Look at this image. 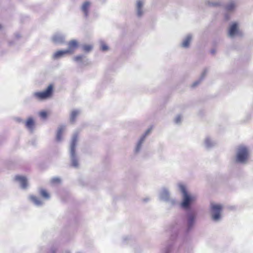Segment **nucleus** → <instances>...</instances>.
<instances>
[{
    "label": "nucleus",
    "mask_w": 253,
    "mask_h": 253,
    "mask_svg": "<svg viewBox=\"0 0 253 253\" xmlns=\"http://www.w3.org/2000/svg\"><path fill=\"white\" fill-rule=\"evenodd\" d=\"M179 191L182 194V201L180 207L184 210H189L186 214L187 230H190L194 226L197 217V212L193 210H190L191 206L197 199V196L188 192L185 185L182 183L178 184Z\"/></svg>",
    "instance_id": "obj_1"
},
{
    "label": "nucleus",
    "mask_w": 253,
    "mask_h": 253,
    "mask_svg": "<svg viewBox=\"0 0 253 253\" xmlns=\"http://www.w3.org/2000/svg\"><path fill=\"white\" fill-rule=\"evenodd\" d=\"M78 140V134L77 133H74L70 144V156L71 166L74 168H78L79 167V158L75 152Z\"/></svg>",
    "instance_id": "obj_2"
},
{
    "label": "nucleus",
    "mask_w": 253,
    "mask_h": 253,
    "mask_svg": "<svg viewBox=\"0 0 253 253\" xmlns=\"http://www.w3.org/2000/svg\"><path fill=\"white\" fill-rule=\"evenodd\" d=\"M158 198L159 200L165 202L172 207L177 204L175 199L171 196L169 189L165 187H162L160 190Z\"/></svg>",
    "instance_id": "obj_3"
},
{
    "label": "nucleus",
    "mask_w": 253,
    "mask_h": 253,
    "mask_svg": "<svg viewBox=\"0 0 253 253\" xmlns=\"http://www.w3.org/2000/svg\"><path fill=\"white\" fill-rule=\"evenodd\" d=\"M248 149L244 146H240L237 150L236 162L240 164H246L249 158Z\"/></svg>",
    "instance_id": "obj_4"
},
{
    "label": "nucleus",
    "mask_w": 253,
    "mask_h": 253,
    "mask_svg": "<svg viewBox=\"0 0 253 253\" xmlns=\"http://www.w3.org/2000/svg\"><path fill=\"white\" fill-rule=\"evenodd\" d=\"M52 92L53 86L52 84H50L44 91L33 92L32 96L35 99L42 101L49 98L51 96Z\"/></svg>",
    "instance_id": "obj_5"
},
{
    "label": "nucleus",
    "mask_w": 253,
    "mask_h": 253,
    "mask_svg": "<svg viewBox=\"0 0 253 253\" xmlns=\"http://www.w3.org/2000/svg\"><path fill=\"white\" fill-rule=\"evenodd\" d=\"M240 23L237 21L231 22L228 27L227 35L233 39L237 37H241L243 35L242 31L240 29Z\"/></svg>",
    "instance_id": "obj_6"
},
{
    "label": "nucleus",
    "mask_w": 253,
    "mask_h": 253,
    "mask_svg": "<svg viewBox=\"0 0 253 253\" xmlns=\"http://www.w3.org/2000/svg\"><path fill=\"white\" fill-rule=\"evenodd\" d=\"M210 207L212 219L215 222L220 221L221 219L222 206L221 205L211 203Z\"/></svg>",
    "instance_id": "obj_7"
},
{
    "label": "nucleus",
    "mask_w": 253,
    "mask_h": 253,
    "mask_svg": "<svg viewBox=\"0 0 253 253\" xmlns=\"http://www.w3.org/2000/svg\"><path fill=\"white\" fill-rule=\"evenodd\" d=\"M151 131V128L147 129L138 140L135 147L134 148V153L135 154H137L140 152V150L142 149L143 144L145 141L146 137L150 134Z\"/></svg>",
    "instance_id": "obj_8"
},
{
    "label": "nucleus",
    "mask_w": 253,
    "mask_h": 253,
    "mask_svg": "<svg viewBox=\"0 0 253 253\" xmlns=\"http://www.w3.org/2000/svg\"><path fill=\"white\" fill-rule=\"evenodd\" d=\"M145 1V0H136L134 9L136 15L138 18H141L144 14Z\"/></svg>",
    "instance_id": "obj_9"
},
{
    "label": "nucleus",
    "mask_w": 253,
    "mask_h": 253,
    "mask_svg": "<svg viewBox=\"0 0 253 253\" xmlns=\"http://www.w3.org/2000/svg\"><path fill=\"white\" fill-rule=\"evenodd\" d=\"M15 180L19 184L21 188L23 189H26L28 188V180L26 177L23 176L17 175L15 177Z\"/></svg>",
    "instance_id": "obj_10"
},
{
    "label": "nucleus",
    "mask_w": 253,
    "mask_h": 253,
    "mask_svg": "<svg viewBox=\"0 0 253 253\" xmlns=\"http://www.w3.org/2000/svg\"><path fill=\"white\" fill-rule=\"evenodd\" d=\"M73 60L79 63L81 66H87L89 64L88 59L83 54L75 56L73 58Z\"/></svg>",
    "instance_id": "obj_11"
},
{
    "label": "nucleus",
    "mask_w": 253,
    "mask_h": 253,
    "mask_svg": "<svg viewBox=\"0 0 253 253\" xmlns=\"http://www.w3.org/2000/svg\"><path fill=\"white\" fill-rule=\"evenodd\" d=\"M192 35L190 34L187 35L183 39L181 43V46L184 48L189 47L190 44L192 40Z\"/></svg>",
    "instance_id": "obj_12"
},
{
    "label": "nucleus",
    "mask_w": 253,
    "mask_h": 253,
    "mask_svg": "<svg viewBox=\"0 0 253 253\" xmlns=\"http://www.w3.org/2000/svg\"><path fill=\"white\" fill-rule=\"evenodd\" d=\"M52 39L54 43L62 44L65 42V36L60 33H56L53 36Z\"/></svg>",
    "instance_id": "obj_13"
},
{
    "label": "nucleus",
    "mask_w": 253,
    "mask_h": 253,
    "mask_svg": "<svg viewBox=\"0 0 253 253\" xmlns=\"http://www.w3.org/2000/svg\"><path fill=\"white\" fill-rule=\"evenodd\" d=\"M68 48L66 50L68 51V53L69 54H72L75 49L78 47V42L76 40H73L71 41H70L68 42Z\"/></svg>",
    "instance_id": "obj_14"
},
{
    "label": "nucleus",
    "mask_w": 253,
    "mask_h": 253,
    "mask_svg": "<svg viewBox=\"0 0 253 253\" xmlns=\"http://www.w3.org/2000/svg\"><path fill=\"white\" fill-rule=\"evenodd\" d=\"M25 126L30 131H33L35 126V122L32 117H29L25 122Z\"/></svg>",
    "instance_id": "obj_15"
},
{
    "label": "nucleus",
    "mask_w": 253,
    "mask_h": 253,
    "mask_svg": "<svg viewBox=\"0 0 253 253\" xmlns=\"http://www.w3.org/2000/svg\"><path fill=\"white\" fill-rule=\"evenodd\" d=\"M90 5L91 2L88 1H86L82 4L81 10L85 17H87L88 15L89 9Z\"/></svg>",
    "instance_id": "obj_16"
},
{
    "label": "nucleus",
    "mask_w": 253,
    "mask_h": 253,
    "mask_svg": "<svg viewBox=\"0 0 253 253\" xmlns=\"http://www.w3.org/2000/svg\"><path fill=\"white\" fill-rule=\"evenodd\" d=\"M28 199L36 206L40 207L43 205V202L34 195H30Z\"/></svg>",
    "instance_id": "obj_17"
},
{
    "label": "nucleus",
    "mask_w": 253,
    "mask_h": 253,
    "mask_svg": "<svg viewBox=\"0 0 253 253\" xmlns=\"http://www.w3.org/2000/svg\"><path fill=\"white\" fill-rule=\"evenodd\" d=\"M204 144L205 148L207 149H210L214 147L216 143L209 136H207L204 140Z\"/></svg>",
    "instance_id": "obj_18"
},
{
    "label": "nucleus",
    "mask_w": 253,
    "mask_h": 253,
    "mask_svg": "<svg viewBox=\"0 0 253 253\" xmlns=\"http://www.w3.org/2000/svg\"><path fill=\"white\" fill-rule=\"evenodd\" d=\"M67 54L69 53L66 49L64 50H58L54 53L52 55V58L54 60L59 59L64 57Z\"/></svg>",
    "instance_id": "obj_19"
},
{
    "label": "nucleus",
    "mask_w": 253,
    "mask_h": 253,
    "mask_svg": "<svg viewBox=\"0 0 253 253\" xmlns=\"http://www.w3.org/2000/svg\"><path fill=\"white\" fill-rule=\"evenodd\" d=\"M81 111L79 110H74L72 111L70 117V120L72 123L75 122L76 118L79 115Z\"/></svg>",
    "instance_id": "obj_20"
},
{
    "label": "nucleus",
    "mask_w": 253,
    "mask_h": 253,
    "mask_svg": "<svg viewBox=\"0 0 253 253\" xmlns=\"http://www.w3.org/2000/svg\"><path fill=\"white\" fill-rule=\"evenodd\" d=\"M39 192L41 197L45 200H48L50 198V195L47 191L43 188H40Z\"/></svg>",
    "instance_id": "obj_21"
},
{
    "label": "nucleus",
    "mask_w": 253,
    "mask_h": 253,
    "mask_svg": "<svg viewBox=\"0 0 253 253\" xmlns=\"http://www.w3.org/2000/svg\"><path fill=\"white\" fill-rule=\"evenodd\" d=\"M65 129V127L64 126H60L58 128L56 134L57 141H60L62 140V134Z\"/></svg>",
    "instance_id": "obj_22"
},
{
    "label": "nucleus",
    "mask_w": 253,
    "mask_h": 253,
    "mask_svg": "<svg viewBox=\"0 0 253 253\" xmlns=\"http://www.w3.org/2000/svg\"><path fill=\"white\" fill-rule=\"evenodd\" d=\"M207 70H205L203 72V73L202 74L201 76V77L200 78L199 80L194 82L193 84H192L191 86L192 87H195L196 86H197L198 84H200V83H201V81L205 78V77L206 76V74H207Z\"/></svg>",
    "instance_id": "obj_23"
},
{
    "label": "nucleus",
    "mask_w": 253,
    "mask_h": 253,
    "mask_svg": "<svg viewBox=\"0 0 253 253\" xmlns=\"http://www.w3.org/2000/svg\"><path fill=\"white\" fill-rule=\"evenodd\" d=\"M236 7V3L233 1H231L227 3L226 6V9L227 11L231 12L233 11Z\"/></svg>",
    "instance_id": "obj_24"
},
{
    "label": "nucleus",
    "mask_w": 253,
    "mask_h": 253,
    "mask_svg": "<svg viewBox=\"0 0 253 253\" xmlns=\"http://www.w3.org/2000/svg\"><path fill=\"white\" fill-rule=\"evenodd\" d=\"M82 48L84 51L89 52L92 49L93 46L90 44H84L83 45Z\"/></svg>",
    "instance_id": "obj_25"
},
{
    "label": "nucleus",
    "mask_w": 253,
    "mask_h": 253,
    "mask_svg": "<svg viewBox=\"0 0 253 253\" xmlns=\"http://www.w3.org/2000/svg\"><path fill=\"white\" fill-rule=\"evenodd\" d=\"M100 49L103 51H107L109 49L108 46L106 43L102 41H100Z\"/></svg>",
    "instance_id": "obj_26"
},
{
    "label": "nucleus",
    "mask_w": 253,
    "mask_h": 253,
    "mask_svg": "<svg viewBox=\"0 0 253 253\" xmlns=\"http://www.w3.org/2000/svg\"><path fill=\"white\" fill-rule=\"evenodd\" d=\"M39 116L42 119H46L47 117V113L45 111H42L39 113Z\"/></svg>",
    "instance_id": "obj_27"
},
{
    "label": "nucleus",
    "mask_w": 253,
    "mask_h": 253,
    "mask_svg": "<svg viewBox=\"0 0 253 253\" xmlns=\"http://www.w3.org/2000/svg\"><path fill=\"white\" fill-rule=\"evenodd\" d=\"M172 245H168L164 248V252L165 253H169L172 251Z\"/></svg>",
    "instance_id": "obj_28"
},
{
    "label": "nucleus",
    "mask_w": 253,
    "mask_h": 253,
    "mask_svg": "<svg viewBox=\"0 0 253 253\" xmlns=\"http://www.w3.org/2000/svg\"><path fill=\"white\" fill-rule=\"evenodd\" d=\"M51 183L52 184H58L61 182V179L59 177H53L50 180Z\"/></svg>",
    "instance_id": "obj_29"
},
{
    "label": "nucleus",
    "mask_w": 253,
    "mask_h": 253,
    "mask_svg": "<svg viewBox=\"0 0 253 253\" xmlns=\"http://www.w3.org/2000/svg\"><path fill=\"white\" fill-rule=\"evenodd\" d=\"M182 120L181 116L180 115L177 116L175 119H174V122L176 124H179L181 123Z\"/></svg>",
    "instance_id": "obj_30"
},
{
    "label": "nucleus",
    "mask_w": 253,
    "mask_h": 253,
    "mask_svg": "<svg viewBox=\"0 0 253 253\" xmlns=\"http://www.w3.org/2000/svg\"><path fill=\"white\" fill-rule=\"evenodd\" d=\"M219 4V2H209V5L211 6H216Z\"/></svg>",
    "instance_id": "obj_31"
},
{
    "label": "nucleus",
    "mask_w": 253,
    "mask_h": 253,
    "mask_svg": "<svg viewBox=\"0 0 253 253\" xmlns=\"http://www.w3.org/2000/svg\"><path fill=\"white\" fill-rule=\"evenodd\" d=\"M128 239H129V238L128 237H125L123 238V241L124 243H125L126 241Z\"/></svg>",
    "instance_id": "obj_32"
},
{
    "label": "nucleus",
    "mask_w": 253,
    "mask_h": 253,
    "mask_svg": "<svg viewBox=\"0 0 253 253\" xmlns=\"http://www.w3.org/2000/svg\"><path fill=\"white\" fill-rule=\"evenodd\" d=\"M15 37H16L17 39H18V38H20V37H21V36H20V35L19 34H15Z\"/></svg>",
    "instance_id": "obj_33"
},
{
    "label": "nucleus",
    "mask_w": 253,
    "mask_h": 253,
    "mask_svg": "<svg viewBox=\"0 0 253 253\" xmlns=\"http://www.w3.org/2000/svg\"><path fill=\"white\" fill-rule=\"evenodd\" d=\"M148 200H149V199H144V201H147Z\"/></svg>",
    "instance_id": "obj_34"
},
{
    "label": "nucleus",
    "mask_w": 253,
    "mask_h": 253,
    "mask_svg": "<svg viewBox=\"0 0 253 253\" xmlns=\"http://www.w3.org/2000/svg\"><path fill=\"white\" fill-rule=\"evenodd\" d=\"M19 121L20 122H23V120H22V119H19Z\"/></svg>",
    "instance_id": "obj_35"
},
{
    "label": "nucleus",
    "mask_w": 253,
    "mask_h": 253,
    "mask_svg": "<svg viewBox=\"0 0 253 253\" xmlns=\"http://www.w3.org/2000/svg\"><path fill=\"white\" fill-rule=\"evenodd\" d=\"M211 52L213 53L214 52V51H211Z\"/></svg>",
    "instance_id": "obj_36"
},
{
    "label": "nucleus",
    "mask_w": 253,
    "mask_h": 253,
    "mask_svg": "<svg viewBox=\"0 0 253 253\" xmlns=\"http://www.w3.org/2000/svg\"><path fill=\"white\" fill-rule=\"evenodd\" d=\"M1 28V25L0 24V29Z\"/></svg>",
    "instance_id": "obj_37"
}]
</instances>
